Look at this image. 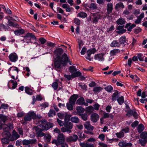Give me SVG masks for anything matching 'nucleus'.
<instances>
[{
    "label": "nucleus",
    "instance_id": "24",
    "mask_svg": "<svg viewBox=\"0 0 147 147\" xmlns=\"http://www.w3.org/2000/svg\"><path fill=\"white\" fill-rule=\"evenodd\" d=\"M127 41L126 38L125 36H123L121 37L119 39V42H120V45H123L124 46L125 45V43H127Z\"/></svg>",
    "mask_w": 147,
    "mask_h": 147
},
{
    "label": "nucleus",
    "instance_id": "49",
    "mask_svg": "<svg viewBox=\"0 0 147 147\" xmlns=\"http://www.w3.org/2000/svg\"><path fill=\"white\" fill-rule=\"evenodd\" d=\"M44 139L47 142H49L51 140V136L49 134H46L44 136Z\"/></svg>",
    "mask_w": 147,
    "mask_h": 147
},
{
    "label": "nucleus",
    "instance_id": "4",
    "mask_svg": "<svg viewBox=\"0 0 147 147\" xmlns=\"http://www.w3.org/2000/svg\"><path fill=\"white\" fill-rule=\"evenodd\" d=\"M65 138L64 135L63 134H59L57 138V140H54L52 142V144H55L57 146L60 144H62L64 143Z\"/></svg>",
    "mask_w": 147,
    "mask_h": 147
},
{
    "label": "nucleus",
    "instance_id": "14",
    "mask_svg": "<svg viewBox=\"0 0 147 147\" xmlns=\"http://www.w3.org/2000/svg\"><path fill=\"white\" fill-rule=\"evenodd\" d=\"M96 51V49L94 48L88 50L86 52L87 54V57H86V59L88 60L89 61H91V59L90 58V55L92 54H94Z\"/></svg>",
    "mask_w": 147,
    "mask_h": 147
},
{
    "label": "nucleus",
    "instance_id": "12",
    "mask_svg": "<svg viewBox=\"0 0 147 147\" xmlns=\"http://www.w3.org/2000/svg\"><path fill=\"white\" fill-rule=\"evenodd\" d=\"M118 145L121 147H131L132 144L130 142L127 143L125 141L122 140L119 143Z\"/></svg>",
    "mask_w": 147,
    "mask_h": 147
},
{
    "label": "nucleus",
    "instance_id": "46",
    "mask_svg": "<svg viewBox=\"0 0 147 147\" xmlns=\"http://www.w3.org/2000/svg\"><path fill=\"white\" fill-rule=\"evenodd\" d=\"M47 122V120L45 119L40 120L39 121V123L40 124L38 126H39L40 127L42 128V127L41 126V125H42V126H44Z\"/></svg>",
    "mask_w": 147,
    "mask_h": 147
},
{
    "label": "nucleus",
    "instance_id": "26",
    "mask_svg": "<svg viewBox=\"0 0 147 147\" xmlns=\"http://www.w3.org/2000/svg\"><path fill=\"white\" fill-rule=\"evenodd\" d=\"M64 125L65 127L67 128L68 129L71 130L73 127V124L70 122L68 121H65L64 123Z\"/></svg>",
    "mask_w": 147,
    "mask_h": 147
},
{
    "label": "nucleus",
    "instance_id": "17",
    "mask_svg": "<svg viewBox=\"0 0 147 147\" xmlns=\"http://www.w3.org/2000/svg\"><path fill=\"white\" fill-rule=\"evenodd\" d=\"M63 50L61 48L56 49L54 52V54L55 56H57L56 59H57L58 57H60V55L63 53Z\"/></svg>",
    "mask_w": 147,
    "mask_h": 147
},
{
    "label": "nucleus",
    "instance_id": "62",
    "mask_svg": "<svg viewBox=\"0 0 147 147\" xmlns=\"http://www.w3.org/2000/svg\"><path fill=\"white\" fill-rule=\"evenodd\" d=\"M74 23L77 25L79 26L80 25V20L78 18H75L74 20Z\"/></svg>",
    "mask_w": 147,
    "mask_h": 147
},
{
    "label": "nucleus",
    "instance_id": "42",
    "mask_svg": "<svg viewBox=\"0 0 147 147\" xmlns=\"http://www.w3.org/2000/svg\"><path fill=\"white\" fill-rule=\"evenodd\" d=\"M8 24L10 26H13L16 28H18V24L14 23L11 20L8 21Z\"/></svg>",
    "mask_w": 147,
    "mask_h": 147
},
{
    "label": "nucleus",
    "instance_id": "15",
    "mask_svg": "<svg viewBox=\"0 0 147 147\" xmlns=\"http://www.w3.org/2000/svg\"><path fill=\"white\" fill-rule=\"evenodd\" d=\"M99 116L96 113H94L92 114L91 116V120L94 123L96 122L99 119Z\"/></svg>",
    "mask_w": 147,
    "mask_h": 147
},
{
    "label": "nucleus",
    "instance_id": "34",
    "mask_svg": "<svg viewBox=\"0 0 147 147\" xmlns=\"http://www.w3.org/2000/svg\"><path fill=\"white\" fill-rule=\"evenodd\" d=\"M70 120L72 122L75 123H78L79 122V118L76 116H74L71 117Z\"/></svg>",
    "mask_w": 147,
    "mask_h": 147
},
{
    "label": "nucleus",
    "instance_id": "54",
    "mask_svg": "<svg viewBox=\"0 0 147 147\" xmlns=\"http://www.w3.org/2000/svg\"><path fill=\"white\" fill-rule=\"evenodd\" d=\"M105 89L107 92H111L113 90V88L111 85H109L105 88Z\"/></svg>",
    "mask_w": 147,
    "mask_h": 147
},
{
    "label": "nucleus",
    "instance_id": "61",
    "mask_svg": "<svg viewBox=\"0 0 147 147\" xmlns=\"http://www.w3.org/2000/svg\"><path fill=\"white\" fill-rule=\"evenodd\" d=\"M102 89L100 87H95L94 88L93 91L95 93L99 92Z\"/></svg>",
    "mask_w": 147,
    "mask_h": 147
},
{
    "label": "nucleus",
    "instance_id": "50",
    "mask_svg": "<svg viewBox=\"0 0 147 147\" xmlns=\"http://www.w3.org/2000/svg\"><path fill=\"white\" fill-rule=\"evenodd\" d=\"M74 105H73L72 103H67L66 106L67 109L71 111L73 109V106Z\"/></svg>",
    "mask_w": 147,
    "mask_h": 147
},
{
    "label": "nucleus",
    "instance_id": "39",
    "mask_svg": "<svg viewBox=\"0 0 147 147\" xmlns=\"http://www.w3.org/2000/svg\"><path fill=\"white\" fill-rule=\"evenodd\" d=\"M69 72L72 73L77 71L76 67L73 65L70 66L69 69Z\"/></svg>",
    "mask_w": 147,
    "mask_h": 147
},
{
    "label": "nucleus",
    "instance_id": "8",
    "mask_svg": "<svg viewBox=\"0 0 147 147\" xmlns=\"http://www.w3.org/2000/svg\"><path fill=\"white\" fill-rule=\"evenodd\" d=\"M31 38L35 39L36 38L35 36L32 33H27L24 36L23 41L26 43H29L30 41Z\"/></svg>",
    "mask_w": 147,
    "mask_h": 147
},
{
    "label": "nucleus",
    "instance_id": "25",
    "mask_svg": "<svg viewBox=\"0 0 147 147\" xmlns=\"http://www.w3.org/2000/svg\"><path fill=\"white\" fill-rule=\"evenodd\" d=\"M124 26H119L117 28V29L119 30V31L117 32V33L119 34H122L125 32L126 30L125 29L123 28Z\"/></svg>",
    "mask_w": 147,
    "mask_h": 147
},
{
    "label": "nucleus",
    "instance_id": "21",
    "mask_svg": "<svg viewBox=\"0 0 147 147\" xmlns=\"http://www.w3.org/2000/svg\"><path fill=\"white\" fill-rule=\"evenodd\" d=\"M131 23H127L125 25V28L127 29V30L129 32H131L132 29L136 26L135 24H133L131 25Z\"/></svg>",
    "mask_w": 147,
    "mask_h": 147
},
{
    "label": "nucleus",
    "instance_id": "43",
    "mask_svg": "<svg viewBox=\"0 0 147 147\" xmlns=\"http://www.w3.org/2000/svg\"><path fill=\"white\" fill-rule=\"evenodd\" d=\"M115 135L119 138H121L124 136V133L121 130L119 132L116 133Z\"/></svg>",
    "mask_w": 147,
    "mask_h": 147
},
{
    "label": "nucleus",
    "instance_id": "28",
    "mask_svg": "<svg viewBox=\"0 0 147 147\" xmlns=\"http://www.w3.org/2000/svg\"><path fill=\"white\" fill-rule=\"evenodd\" d=\"M76 103L79 105H85V104H87L85 103V100L83 97H81L79 98L76 101Z\"/></svg>",
    "mask_w": 147,
    "mask_h": 147
},
{
    "label": "nucleus",
    "instance_id": "2",
    "mask_svg": "<svg viewBox=\"0 0 147 147\" xmlns=\"http://www.w3.org/2000/svg\"><path fill=\"white\" fill-rule=\"evenodd\" d=\"M19 71V69L18 68L13 66L10 67L8 69L9 75L11 78L14 80L18 79Z\"/></svg>",
    "mask_w": 147,
    "mask_h": 147
},
{
    "label": "nucleus",
    "instance_id": "38",
    "mask_svg": "<svg viewBox=\"0 0 147 147\" xmlns=\"http://www.w3.org/2000/svg\"><path fill=\"white\" fill-rule=\"evenodd\" d=\"M81 73L79 71H76L71 74L72 78H74L80 76L81 75Z\"/></svg>",
    "mask_w": 147,
    "mask_h": 147
},
{
    "label": "nucleus",
    "instance_id": "13",
    "mask_svg": "<svg viewBox=\"0 0 147 147\" xmlns=\"http://www.w3.org/2000/svg\"><path fill=\"white\" fill-rule=\"evenodd\" d=\"M9 58L10 60L12 62H15L18 59V56L15 53H12L10 54Z\"/></svg>",
    "mask_w": 147,
    "mask_h": 147
},
{
    "label": "nucleus",
    "instance_id": "23",
    "mask_svg": "<svg viewBox=\"0 0 147 147\" xmlns=\"http://www.w3.org/2000/svg\"><path fill=\"white\" fill-rule=\"evenodd\" d=\"M94 59L99 61H102L104 60L103 55L102 54H99L96 55L94 57Z\"/></svg>",
    "mask_w": 147,
    "mask_h": 147
},
{
    "label": "nucleus",
    "instance_id": "10",
    "mask_svg": "<svg viewBox=\"0 0 147 147\" xmlns=\"http://www.w3.org/2000/svg\"><path fill=\"white\" fill-rule=\"evenodd\" d=\"M92 16L93 17L92 18V22L93 23L96 24L98 22V20L101 18L102 16L99 13H94L92 14Z\"/></svg>",
    "mask_w": 147,
    "mask_h": 147
},
{
    "label": "nucleus",
    "instance_id": "63",
    "mask_svg": "<svg viewBox=\"0 0 147 147\" xmlns=\"http://www.w3.org/2000/svg\"><path fill=\"white\" fill-rule=\"evenodd\" d=\"M71 115H70L67 114L65 113V120L69 121L70 120V118L71 117Z\"/></svg>",
    "mask_w": 147,
    "mask_h": 147
},
{
    "label": "nucleus",
    "instance_id": "48",
    "mask_svg": "<svg viewBox=\"0 0 147 147\" xmlns=\"http://www.w3.org/2000/svg\"><path fill=\"white\" fill-rule=\"evenodd\" d=\"M94 108L92 106H89L86 108V111L87 112L89 113H91L93 112L94 111Z\"/></svg>",
    "mask_w": 147,
    "mask_h": 147
},
{
    "label": "nucleus",
    "instance_id": "29",
    "mask_svg": "<svg viewBox=\"0 0 147 147\" xmlns=\"http://www.w3.org/2000/svg\"><path fill=\"white\" fill-rule=\"evenodd\" d=\"M113 9V5L112 3H108L107 5V11L108 13H111Z\"/></svg>",
    "mask_w": 147,
    "mask_h": 147
},
{
    "label": "nucleus",
    "instance_id": "33",
    "mask_svg": "<svg viewBox=\"0 0 147 147\" xmlns=\"http://www.w3.org/2000/svg\"><path fill=\"white\" fill-rule=\"evenodd\" d=\"M76 110L78 113L80 114L81 113H83L84 111V108L81 106H78L76 107Z\"/></svg>",
    "mask_w": 147,
    "mask_h": 147
},
{
    "label": "nucleus",
    "instance_id": "31",
    "mask_svg": "<svg viewBox=\"0 0 147 147\" xmlns=\"http://www.w3.org/2000/svg\"><path fill=\"white\" fill-rule=\"evenodd\" d=\"M25 92L28 94L32 95L33 94V90L28 86H26L25 88Z\"/></svg>",
    "mask_w": 147,
    "mask_h": 147
},
{
    "label": "nucleus",
    "instance_id": "47",
    "mask_svg": "<svg viewBox=\"0 0 147 147\" xmlns=\"http://www.w3.org/2000/svg\"><path fill=\"white\" fill-rule=\"evenodd\" d=\"M118 103L119 105H121L123 104L124 102L123 96H122L119 97L117 100Z\"/></svg>",
    "mask_w": 147,
    "mask_h": 147
},
{
    "label": "nucleus",
    "instance_id": "18",
    "mask_svg": "<svg viewBox=\"0 0 147 147\" xmlns=\"http://www.w3.org/2000/svg\"><path fill=\"white\" fill-rule=\"evenodd\" d=\"M84 127L87 130L92 131L93 130L94 127L93 126L91 125L89 121H86L85 122L84 124Z\"/></svg>",
    "mask_w": 147,
    "mask_h": 147
},
{
    "label": "nucleus",
    "instance_id": "9",
    "mask_svg": "<svg viewBox=\"0 0 147 147\" xmlns=\"http://www.w3.org/2000/svg\"><path fill=\"white\" fill-rule=\"evenodd\" d=\"M63 66L62 63L59 61V59H56L54 62V68L55 70L60 71Z\"/></svg>",
    "mask_w": 147,
    "mask_h": 147
},
{
    "label": "nucleus",
    "instance_id": "52",
    "mask_svg": "<svg viewBox=\"0 0 147 147\" xmlns=\"http://www.w3.org/2000/svg\"><path fill=\"white\" fill-rule=\"evenodd\" d=\"M143 54L139 53L138 54L137 57L140 61H144V57Z\"/></svg>",
    "mask_w": 147,
    "mask_h": 147
},
{
    "label": "nucleus",
    "instance_id": "36",
    "mask_svg": "<svg viewBox=\"0 0 147 147\" xmlns=\"http://www.w3.org/2000/svg\"><path fill=\"white\" fill-rule=\"evenodd\" d=\"M116 22L117 24L118 25H122L125 24V21L124 19L121 18L118 19Z\"/></svg>",
    "mask_w": 147,
    "mask_h": 147
},
{
    "label": "nucleus",
    "instance_id": "60",
    "mask_svg": "<svg viewBox=\"0 0 147 147\" xmlns=\"http://www.w3.org/2000/svg\"><path fill=\"white\" fill-rule=\"evenodd\" d=\"M13 135L14 137H15L16 139L15 140H16L20 137V136L18 134V133L16 132V131L14 130L13 131Z\"/></svg>",
    "mask_w": 147,
    "mask_h": 147
},
{
    "label": "nucleus",
    "instance_id": "53",
    "mask_svg": "<svg viewBox=\"0 0 147 147\" xmlns=\"http://www.w3.org/2000/svg\"><path fill=\"white\" fill-rule=\"evenodd\" d=\"M52 87L55 90H57L58 88V85L57 82H54L52 85Z\"/></svg>",
    "mask_w": 147,
    "mask_h": 147
},
{
    "label": "nucleus",
    "instance_id": "35",
    "mask_svg": "<svg viewBox=\"0 0 147 147\" xmlns=\"http://www.w3.org/2000/svg\"><path fill=\"white\" fill-rule=\"evenodd\" d=\"M118 91L116 90L115 92L113 94L112 96V100L113 101H114L116 100L117 98L118 97Z\"/></svg>",
    "mask_w": 147,
    "mask_h": 147
},
{
    "label": "nucleus",
    "instance_id": "64",
    "mask_svg": "<svg viewBox=\"0 0 147 147\" xmlns=\"http://www.w3.org/2000/svg\"><path fill=\"white\" fill-rule=\"evenodd\" d=\"M22 143L23 145H28L30 144L29 140L24 139L22 141Z\"/></svg>",
    "mask_w": 147,
    "mask_h": 147
},
{
    "label": "nucleus",
    "instance_id": "3",
    "mask_svg": "<svg viewBox=\"0 0 147 147\" xmlns=\"http://www.w3.org/2000/svg\"><path fill=\"white\" fill-rule=\"evenodd\" d=\"M57 59H59V61L62 63L63 66H65L67 63H69V65H71V62L70 61L69 57H68L67 55L64 53L61 56V57H58Z\"/></svg>",
    "mask_w": 147,
    "mask_h": 147
},
{
    "label": "nucleus",
    "instance_id": "6",
    "mask_svg": "<svg viewBox=\"0 0 147 147\" xmlns=\"http://www.w3.org/2000/svg\"><path fill=\"white\" fill-rule=\"evenodd\" d=\"M36 115L34 112L30 111L24 117V120L25 121H30L32 119H36Z\"/></svg>",
    "mask_w": 147,
    "mask_h": 147
},
{
    "label": "nucleus",
    "instance_id": "37",
    "mask_svg": "<svg viewBox=\"0 0 147 147\" xmlns=\"http://www.w3.org/2000/svg\"><path fill=\"white\" fill-rule=\"evenodd\" d=\"M124 8V6L123 5V4L121 2H119L115 6V9H117L119 8Z\"/></svg>",
    "mask_w": 147,
    "mask_h": 147
},
{
    "label": "nucleus",
    "instance_id": "55",
    "mask_svg": "<svg viewBox=\"0 0 147 147\" xmlns=\"http://www.w3.org/2000/svg\"><path fill=\"white\" fill-rule=\"evenodd\" d=\"M89 7L92 9H95L97 8V5L95 3H91Z\"/></svg>",
    "mask_w": 147,
    "mask_h": 147
},
{
    "label": "nucleus",
    "instance_id": "11",
    "mask_svg": "<svg viewBox=\"0 0 147 147\" xmlns=\"http://www.w3.org/2000/svg\"><path fill=\"white\" fill-rule=\"evenodd\" d=\"M126 112H127L126 115L127 116L130 117L133 115L136 119L137 118L138 114L135 111L129 109Z\"/></svg>",
    "mask_w": 147,
    "mask_h": 147
},
{
    "label": "nucleus",
    "instance_id": "16",
    "mask_svg": "<svg viewBox=\"0 0 147 147\" xmlns=\"http://www.w3.org/2000/svg\"><path fill=\"white\" fill-rule=\"evenodd\" d=\"M78 139V136L76 134L73 135L72 136H70L67 139V140L68 142H75Z\"/></svg>",
    "mask_w": 147,
    "mask_h": 147
},
{
    "label": "nucleus",
    "instance_id": "20",
    "mask_svg": "<svg viewBox=\"0 0 147 147\" xmlns=\"http://www.w3.org/2000/svg\"><path fill=\"white\" fill-rule=\"evenodd\" d=\"M41 126L44 130H48L53 127V124L52 123L47 122L44 126H43L42 125Z\"/></svg>",
    "mask_w": 147,
    "mask_h": 147
},
{
    "label": "nucleus",
    "instance_id": "27",
    "mask_svg": "<svg viewBox=\"0 0 147 147\" xmlns=\"http://www.w3.org/2000/svg\"><path fill=\"white\" fill-rule=\"evenodd\" d=\"M25 32V31L22 28L14 31V33L17 35H20L21 34H23Z\"/></svg>",
    "mask_w": 147,
    "mask_h": 147
},
{
    "label": "nucleus",
    "instance_id": "41",
    "mask_svg": "<svg viewBox=\"0 0 147 147\" xmlns=\"http://www.w3.org/2000/svg\"><path fill=\"white\" fill-rule=\"evenodd\" d=\"M140 137L141 139H147V132L146 131H144L140 134Z\"/></svg>",
    "mask_w": 147,
    "mask_h": 147
},
{
    "label": "nucleus",
    "instance_id": "45",
    "mask_svg": "<svg viewBox=\"0 0 147 147\" xmlns=\"http://www.w3.org/2000/svg\"><path fill=\"white\" fill-rule=\"evenodd\" d=\"M119 52L120 51L119 49H114L111 51L110 54L111 55H116L117 53Z\"/></svg>",
    "mask_w": 147,
    "mask_h": 147
},
{
    "label": "nucleus",
    "instance_id": "30",
    "mask_svg": "<svg viewBox=\"0 0 147 147\" xmlns=\"http://www.w3.org/2000/svg\"><path fill=\"white\" fill-rule=\"evenodd\" d=\"M147 143V139H140L138 140V143L140 144L141 145L143 146H145L146 144Z\"/></svg>",
    "mask_w": 147,
    "mask_h": 147
},
{
    "label": "nucleus",
    "instance_id": "59",
    "mask_svg": "<svg viewBox=\"0 0 147 147\" xmlns=\"http://www.w3.org/2000/svg\"><path fill=\"white\" fill-rule=\"evenodd\" d=\"M79 16L82 18H84L87 16V14L84 12H81L78 14Z\"/></svg>",
    "mask_w": 147,
    "mask_h": 147
},
{
    "label": "nucleus",
    "instance_id": "7",
    "mask_svg": "<svg viewBox=\"0 0 147 147\" xmlns=\"http://www.w3.org/2000/svg\"><path fill=\"white\" fill-rule=\"evenodd\" d=\"M36 132V134L37 137H41L44 136L45 134L42 132L45 130L42 127H40L39 126H34L33 127Z\"/></svg>",
    "mask_w": 147,
    "mask_h": 147
},
{
    "label": "nucleus",
    "instance_id": "51",
    "mask_svg": "<svg viewBox=\"0 0 147 147\" xmlns=\"http://www.w3.org/2000/svg\"><path fill=\"white\" fill-rule=\"evenodd\" d=\"M80 115L81 116L82 119L84 121H86L88 119L87 115L86 114H80Z\"/></svg>",
    "mask_w": 147,
    "mask_h": 147
},
{
    "label": "nucleus",
    "instance_id": "19",
    "mask_svg": "<svg viewBox=\"0 0 147 147\" xmlns=\"http://www.w3.org/2000/svg\"><path fill=\"white\" fill-rule=\"evenodd\" d=\"M78 98V95L77 94H73L71 96L69 99V103H72L73 105H74L76 101Z\"/></svg>",
    "mask_w": 147,
    "mask_h": 147
},
{
    "label": "nucleus",
    "instance_id": "44",
    "mask_svg": "<svg viewBox=\"0 0 147 147\" xmlns=\"http://www.w3.org/2000/svg\"><path fill=\"white\" fill-rule=\"evenodd\" d=\"M0 119L4 123H5V122L7 120V116L0 114Z\"/></svg>",
    "mask_w": 147,
    "mask_h": 147
},
{
    "label": "nucleus",
    "instance_id": "57",
    "mask_svg": "<svg viewBox=\"0 0 147 147\" xmlns=\"http://www.w3.org/2000/svg\"><path fill=\"white\" fill-rule=\"evenodd\" d=\"M8 29L3 24H0V31H2L3 30L5 31H6Z\"/></svg>",
    "mask_w": 147,
    "mask_h": 147
},
{
    "label": "nucleus",
    "instance_id": "5",
    "mask_svg": "<svg viewBox=\"0 0 147 147\" xmlns=\"http://www.w3.org/2000/svg\"><path fill=\"white\" fill-rule=\"evenodd\" d=\"M96 140L93 138H89L86 142H80L79 144L81 147H94V144L89 142H94Z\"/></svg>",
    "mask_w": 147,
    "mask_h": 147
},
{
    "label": "nucleus",
    "instance_id": "32",
    "mask_svg": "<svg viewBox=\"0 0 147 147\" xmlns=\"http://www.w3.org/2000/svg\"><path fill=\"white\" fill-rule=\"evenodd\" d=\"M144 127L143 124L142 123L140 124L137 127L138 132L139 133H141L144 130Z\"/></svg>",
    "mask_w": 147,
    "mask_h": 147
},
{
    "label": "nucleus",
    "instance_id": "58",
    "mask_svg": "<svg viewBox=\"0 0 147 147\" xmlns=\"http://www.w3.org/2000/svg\"><path fill=\"white\" fill-rule=\"evenodd\" d=\"M65 113H57V115L60 119H63L64 117Z\"/></svg>",
    "mask_w": 147,
    "mask_h": 147
},
{
    "label": "nucleus",
    "instance_id": "56",
    "mask_svg": "<svg viewBox=\"0 0 147 147\" xmlns=\"http://www.w3.org/2000/svg\"><path fill=\"white\" fill-rule=\"evenodd\" d=\"M61 131L63 132H67L68 133H69L71 132V131L70 129H68L67 128L63 127L61 128Z\"/></svg>",
    "mask_w": 147,
    "mask_h": 147
},
{
    "label": "nucleus",
    "instance_id": "22",
    "mask_svg": "<svg viewBox=\"0 0 147 147\" xmlns=\"http://www.w3.org/2000/svg\"><path fill=\"white\" fill-rule=\"evenodd\" d=\"M110 46L113 47L119 48L120 46V42L117 40H113L111 43Z\"/></svg>",
    "mask_w": 147,
    "mask_h": 147
},
{
    "label": "nucleus",
    "instance_id": "40",
    "mask_svg": "<svg viewBox=\"0 0 147 147\" xmlns=\"http://www.w3.org/2000/svg\"><path fill=\"white\" fill-rule=\"evenodd\" d=\"M48 116L49 117H53V116L56 115V113L54 110L52 109H50L48 113Z\"/></svg>",
    "mask_w": 147,
    "mask_h": 147
},
{
    "label": "nucleus",
    "instance_id": "1",
    "mask_svg": "<svg viewBox=\"0 0 147 147\" xmlns=\"http://www.w3.org/2000/svg\"><path fill=\"white\" fill-rule=\"evenodd\" d=\"M3 124L1 123L0 121V130H1L3 128L4 132L2 134V136L3 137L1 140L2 143L3 144H8L10 142L9 138L11 136V134L8 131L9 127L8 125H5V127H4L3 125Z\"/></svg>",
    "mask_w": 147,
    "mask_h": 147
}]
</instances>
